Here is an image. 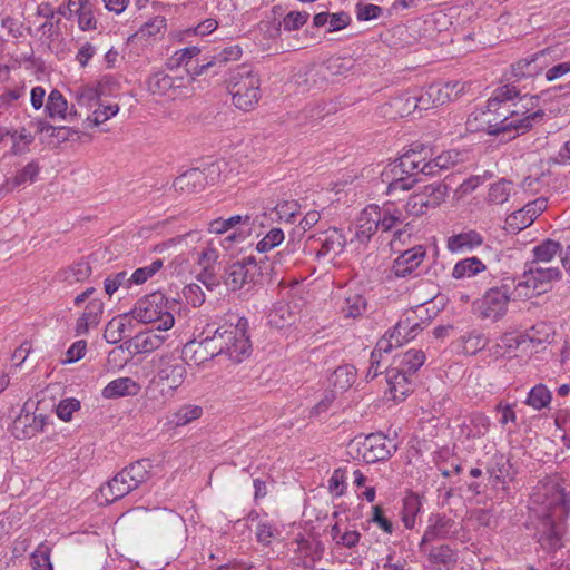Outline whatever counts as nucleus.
Masks as SVG:
<instances>
[{
	"instance_id": "f257e3e1",
	"label": "nucleus",
	"mask_w": 570,
	"mask_h": 570,
	"mask_svg": "<svg viewBox=\"0 0 570 570\" xmlns=\"http://www.w3.org/2000/svg\"><path fill=\"white\" fill-rule=\"evenodd\" d=\"M226 85L236 108L250 111L257 106L261 98V79L252 67L243 65L230 70Z\"/></svg>"
},
{
	"instance_id": "f03ea898",
	"label": "nucleus",
	"mask_w": 570,
	"mask_h": 570,
	"mask_svg": "<svg viewBox=\"0 0 570 570\" xmlns=\"http://www.w3.org/2000/svg\"><path fill=\"white\" fill-rule=\"evenodd\" d=\"M499 116H502L500 121H488V132L499 136L500 134L513 131L514 135L512 137L514 138L529 131L534 122L541 121L544 112L541 109L530 112L527 104H522L520 107H518V104H514V109L508 108L504 112L499 114Z\"/></svg>"
},
{
	"instance_id": "7ed1b4c3",
	"label": "nucleus",
	"mask_w": 570,
	"mask_h": 570,
	"mask_svg": "<svg viewBox=\"0 0 570 570\" xmlns=\"http://www.w3.org/2000/svg\"><path fill=\"white\" fill-rule=\"evenodd\" d=\"M145 366V377L151 376L149 382L158 385L161 396L173 397L175 390L184 381V367L171 364L167 357L153 355Z\"/></svg>"
},
{
	"instance_id": "20e7f679",
	"label": "nucleus",
	"mask_w": 570,
	"mask_h": 570,
	"mask_svg": "<svg viewBox=\"0 0 570 570\" xmlns=\"http://www.w3.org/2000/svg\"><path fill=\"white\" fill-rule=\"evenodd\" d=\"M559 267H542V265L525 263V269L521 278L515 283L514 291L518 297H530L531 292L537 295L551 289L552 283L561 278Z\"/></svg>"
},
{
	"instance_id": "39448f33",
	"label": "nucleus",
	"mask_w": 570,
	"mask_h": 570,
	"mask_svg": "<svg viewBox=\"0 0 570 570\" xmlns=\"http://www.w3.org/2000/svg\"><path fill=\"white\" fill-rule=\"evenodd\" d=\"M350 453L356 452V458L366 463H375L391 458L396 451V444L382 433H372L366 436L358 435L348 444Z\"/></svg>"
},
{
	"instance_id": "423d86ee",
	"label": "nucleus",
	"mask_w": 570,
	"mask_h": 570,
	"mask_svg": "<svg viewBox=\"0 0 570 570\" xmlns=\"http://www.w3.org/2000/svg\"><path fill=\"white\" fill-rule=\"evenodd\" d=\"M514 285L515 279L507 278L500 286L489 288L482 298L475 302L479 316L493 321L502 318L508 311V304L512 296L511 288H514Z\"/></svg>"
},
{
	"instance_id": "0eeeda50",
	"label": "nucleus",
	"mask_w": 570,
	"mask_h": 570,
	"mask_svg": "<svg viewBox=\"0 0 570 570\" xmlns=\"http://www.w3.org/2000/svg\"><path fill=\"white\" fill-rule=\"evenodd\" d=\"M177 303L169 302L160 291H154L145 296V325H156V328L169 331L175 323L173 312Z\"/></svg>"
},
{
	"instance_id": "6e6552de",
	"label": "nucleus",
	"mask_w": 570,
	"mask_h": 570,
	"mask_svg": "<svg viewBox=\"0 0 570 570\" xmlns=\"http://www.w3.org/2000/svg\"><path fill=\"white\" fill-rule=\"evenodd\" d=\"M258 266L254 256L244 257L228 265L223 276V283L230 292L242 291L250 287L257 282Z\"/></svg>"
},
{
	"instance_id": "1a4fd4ad",
	"label": "nucleus",
	"mask_w": 570,
	"mask_h": 570,
	"mask_svg": "<svg viewBox=\"0 0 570 570\" xmlns=\"http://www.w3.org/2000/svg\"><path fill=\"white\" fill-rule=\"evenodd\" d=\"M247 320L240 317L236 326L229 325L226 328L220 327L224 355L228 356L235 363L242 362L250 353L249 337L246 335Z\"/></svg>"
},
{
	"instance_id": "9d476101",
	"label": "nucleus",
	"mask_w": 570,
	"mask_h": 570,
	"mask_svg": "<svg viewBox=\"0 0 570 570\" xmlns=\"http://www.w3.org/2000/svg\"><path fill=\"white\" fill-rule=\"evenodd\" d=\"M450 186L445 183H434L423 187L420 193L410 196L405 204V209L409 215L421 216L425 214L429 208L440 206L448 196Z\"/></svg>"
},
{
	"instance_id": "9b49d317",
	"label": "nucleus",
	"mask_w": 570,
	"mask_h": 570,
	"mask_svg": "<svg viewBox=\"0 0 570 570\" xmlns=\"http://www.w3.org/2000/svg\"><path fill=\"white\" fill-rule=\"evenodd\" d=\"M219 175V166L212 164L206 168H190L176 177L173 187L176 191L194 194L202 191L207 184H214Z\"/></svg>"
},
{
	"instance_id": "f8f14e48",
	"label": "nucleus",
	"mask_w": 570,
	"mask_h": 570,
	"mask_svg": "<svg viewBox=\"0 0 570 570\" xmlns=\"http://www.w3.org/2000/svg\"><path fill=\"white\" fill-rule=\"evenodd\" d=\"M220 327L216 328L212 336H206L199 342L190 341L184 345L183 354L186 358H189L195 364H202L208 360L214 358L218 355H224Z\"/></svg>"
},
{
	"instance_id": "ddd939ff",
	"label": "nucleus",
	"mask_w": 570,
	"mask_h": 570,
	"mask_svg": "<svg viewBox=\"0 0 570 570\" xmlns=\"http://www.w3.org/2000/svg\"><path fill=\"white\" fill-rule=\"evenodd\" d=\"M560 56L557 50L548 47L529 58H524L512 65V72L517 79L535 77L547 69L551 63L557 61Z\"/></svg>"
},
{
	"instance_id": "4468645a",
	"label": "nucleus",
	"mask_w": 570,
	"mask_h": 570,
	"mask_svg": "<svg viewBox=\"0 0 570 570\" xmlns=\"http://www.w3.org/2000/svg\"><path fill=\"white\" fill-rule=\"evenodd\" d=\"M142 323V309L135 306L130 312L112 318L106 326L104 337L110 344H116L129 336L134 327Z\"/></svg>"
},
{
	"instance_id": "2eb2a0df",
	"label": "nucleus",
	"mask_w": 570,
	"mask_h": 570,
	"mask_svg": "<svg viewBox=\"0 0 570 570\" xmlns=\"http://www.w3.org/2000/svg\"><path fill=\"white\" fill-rule=\"evenodd\" d=\"M400 158L390 163L381 173V179L387 185L386 194L394 195L396 191L410 190L419 180L411 178Z\"/></svg>"
},
{
	"instance_id": "dca6fc26",
	"label": "nucleus",
	"mask_w": 570,
	"mask_h": 570,
	"mask_svg": "<svg viewBox=\"0 0 570 570\" xmlns=\"http://www.w3.org/2000/svg\"><path fill=\"white\" fill-rule=\"evenodd\" d=\"M548 200L539 197L525 204L521 209L515 210L507 218V224L512 233H519L533 224L535 218L546 210Z\"/></svg>"
},
{
	"instance_id": "f3484780",
	"label": "nucleus",
	"mask_w": 570,
	"mask_h": 570,
	"mask_svg": "<svg viewBox=\"0 0 570 570\" xmlns=\"http://www.w3.org/2000/svg\"><path fill=\"white\" fill-rule=\"evenodd\" d=\"M47 420L48 416L36 415L24 406L12 423V434L20 440L31 439L43 431Z\"/></svg>"
},
{
	"instance_id": "a211bd4d",
	"label": "nucleus",
	"mask_w": 570,
	"mask_h": 570,
	"mask_svg": "<svg viewBox=\"0 0 570 570\" xmlns=\"http://www.w3.org/2000/svg\"><path fill=\"white\" fill-rule=\"evenodd\" d=\"M428 522L429 525L420 542V549H422L426 542L446 539L455 532L454 520L444 514H431Z\"/></svg>"
},
{
	"instance_id": "6ab92c4d",
	"label": "nucleus",
	"mask_w": 570,
	"mask_h": 570,
	"mask_svg": "<svg viewBox=\"0 0 570 570\" xmlns=\"http://www.w3.org/2000/svg\"><path fill=\"white\" fill-rule=\"evenodd\" d=\"M425 254V249L422 246H415L403 252L394 261L392 273L395 277L411 276L423 262Z\"/></svg>"
},
{
	"instance_id": "aec40b11",
	"label": "nucleus",
	"mask_w": 570,
	"mask_h": 570,
	"mask_svg": "<svg viewBox=\"0 0 570 570\" xmlns=\"http://www.w3.org/2000/svg\"><path fill=\"white\" fill-rule=\"evenodd\" d=\"M265 216H266V214L263 213L262 215H257L255 217H253L252 215H248V214L234 215V216H230L229 218L219 217V218H216V219H213L212 222H209L208 232L210 234L220 235V234H225L229 229H233L237 225H240V224L247 225V226L259 224L261 226H263V224H264L263 218H265Z\"/></svg>"
},
{
	"instance_id": "412c9836",
	"label": "nucleus",
	"mask_w": 570,
	"mask_h": 570,
	"mask_svg": "<svg viewBox=\"0 0 570 570\" xmlns=\"http://www.w3.org/2000/svg\"><path fill=\"white\" fill-rule=\"evenodd\" d=\"M372 213H374V208L368 207L361 212L355 227L354 238L351 239V243L356 240L360 244L365 245L376 233L380 220L377 217H372Z\"/></svg>"
},
{
	"instance_id": "4be33fe9",
	"label": "nucleus",
	"mask_w": 570,
	"mask_h": 570,
	"mask_svg": "<svg viewBox=\"0 0 570 570\" xmlns=\"http://www.w3.org/2000/svg\"><path fill=\"white\" fill-rule=\"evenodd\" d=\"M412 374L397 367L386 370L385 379L393 394V399H404L411 392Z\"/></svg>"
},
{
	"instance_id": "5701e85b",
	"label": "nucleus",
	"mask_w": 570,
	"mask_h": 570,
	"mask_svg": "<svg viewBox=\"0 0 570 570\" xmlns=\"http://www.w3.org/2000/svg\"><path fill=\"white\" fill-rule=\"evenodd\" d=\"M135 488L129 483L128 479L119 472L106 484L99 489V494L106 503H112L116 500L124 498Z\"/></svg>"
},
{
	"instance_id": "b1692460",
	"label": "nucleus",
	"mask_w": 570,
	"mask_h": 570,
	"mask_svg": "<svg viewBox=\"0 0 570 570\" xmlns=\"http://www.w3.org/2000/svg\"><path fill=\"white\" fill-rule=\"evenodd\" d=\"M317 240L321 242V248L316 253L318 258L331 254L336 256L343 252L346 245V237L336 228L322 233Z\"/></svg>"
},
{
	"instance_id": "393cba45",
	"label": "nucleus",
	"mask_w": 570,
	"mask_h": 570,
	"mask_svg": "<svg viewBox=\"0 0 570 570\" xmlns=\"http://www.w3.org/2000/svg\"><path fill=\"white\" fill-rule=\"evenodd\" d=\"M483 237L476 230L462 232L448 238L446 247L452 253H464L481 246Z\"/></svg>"
},
{
	"instance_id": "a878e982",
	"label": "nucleus",
	"mask_w": 570,
	"mask_h": 570,
	"mask_svg": "<svg viewBox=\"0 0 570 570\" xmlns=\"http://www.w3.org/2000/svg\"><path fill=\"white\" fill-rule=\"evenodd\" d=\"M538 541L542 548L556 550L561 547V529L556 524L551 514H548L541 522Z\"/></svg>"
},
{
	"instance_id": "bb28decb",
	"label": "nucleus",
	"mask_w": 570,
	"mask_h": 570,
	"mask_svg": "<svg viewBox=\"0 0 570 570\" xmlns=\"http://www.w3.org/2000/svg\"><path fill=\"white\" fill-rule=\"evenodd\" d=\"M140 384L131 377H119L109 382L102 390L105 399H115L128 395H137Z\"/></svg>"
},
{
	"instance_id": "cd10ccee",
	"label": "nucleus",
	"mask_w": 570,
	"mask_h": 570,
	"mask_svg": "<svg viewBox=\"0 0 570 570\" xmlns=\"http://www.w3.org/2000/svg\"><path fill=\"white\" fill-rule=\"evenodd\" d=\"M428 560L438 570H451L458 562V553L450 546L441 544L430 549Z\"/></svg>"
},
{
	"instance_id": "c85d7f7f",
	"label": "nucleus",
	"mask_w": 570,
	"mask_h": 570,
	"mask_svg": "<svg viewBox=\"0 0 570 570\" xmlns=\"http://www.w3.org/2000/svg\"><path fill=\"white\" fill-rule=\"evenodd\" d=\"M351 22V17L344 11L330 13L320 12L314 16L313 24L317 28L326 27L327 32H334L344 29Z\"/></svg>"
},
{
	"instance_id": "c756f323",
	"label": "nucleus",
	"mask_w": 570,
	"mask_h": 570,
	"mask_svg": "<svg viewBox=\"0 0 570 570\" xmlns=\"http://www.w3.org/2000/svg\"><path fill=\"white\" fill-rule=\"evenodd\" d=\"M366 308L367 301L362 294L347 292L340 306V312L345 318H357L365 313Z\"/></svg>"
},
{
	"instance_id": "7c9ffc66",
	"label": "nucleus",
	"mask_w": 570,
	"mask_h": 570,
	"mask_svg": "<svg viewBox=\"0 0 570 570\" xmlns=\"http://www.w3.org/2000/svg\"><path fill=\"white\" fill-rule=\"evenodd\" d=\"M91 275V267L87 262H78L58 272L57 279L68 286L82 283Z\"/></svg>"
},
{
	"instance_id": "2f4dec72",
	"label": "nucleus",
	"mask_w": 570,
	"mask_h": 570,
	"mask_svg": "<svg viewBox=\"0 0 570 570\" xmlns=\"http://www.w3.org/2000/svg\"><path fill=\"white\" fill-rule=\"evenodd\" d=\"M533 259L530 264H550L557 256H561V244L553 239H546L533 247Z\"/></svg>"
},
{
	"instance_id": "473e14b6",
	"label": "nucleus",
	"mask_w": 570,
	"mask_h": 570,
	"mask_svg": "<svg viewBox=\"0 0 570 570\" xmlns=\"http://www.w3.org/2000/svg\"><path fill=\"white\" fill-rule=\"evenodd\" d=\"M548 493L551 494V498L548 499L547 508L552 510L553 514L558 513L560 518L566 517L570 509V499L567 492L558 484H553L547 489Z\"/></svg>"
},
{
	"instance_id": "72a5a7b5",
	"label": "nucleus",
	"mask_w": 570,
	"mask_h": 570,
	"mask_svg": "<svg viewBox=\"0 0 570 570\" xmlns=\"http://www.w3.org/2000/svg\"><path fill=\"white\" fill-rule=\"evenodd\" d=\"M487 266L475 256L459 261L452 271V277L455 279L471 278L485 271Z\"/></svg>"
},
{
	"instance_id": "f704fd0d",
	"label": "nucleus",
	"mask_w": 570,
	"mask_h": 570,
	"mask_svg": "<svg viewBox=\"0 0 570 570\" xmlns=\"http://www.w3.org/2000/svg\"><path fill=\"white\" fill-rule=\"evenodd\" d=\"M389 106L394 110V117H406L417 110L414 89L393 97Z\"/></svg>"
},
{
	"instance_id": "c9c22d12",
	"label": "nucleus",
	"mask_w": 570,
	"mask_h": 570,
	"mask_svg": "<svg viewBox=\"0 0 570 570\" xmlns=\"http://www.w3.org/2000/svg\"><path fill=\"white\" fill-rule=\"evenodd\" d=\"M37 14L45 18L46 21L41 24L40 30L48 39H53L59 35L60 19H55V11L49 3H41L38 6Z\"/></svg>"
},
{
	"instance_id": "e433bc0d",
	"label": "nucleus",
	"mask_w": 570,
	"mask_h": 570,
	"mask_svg": "<svg viewBox=\"0 0 570 570\" xmlns=\"http://www.w3.org/2000/svg\"><path fill=\"white\" fill-rule=\"evenodd\" d=\"M420 328L421 327L417 322L412 323L410 317H406L404 321H400L393 330H390L386 333L393 341H395L396 345H402L404 342L414 338L416 331Z\"/></svg>"
},
{
	"instance_id": "4c0bfd02",
	"label": "nucleus",
	"mask_w": 570,
	"mask_h": 570,
	"mask_svg": "<svg viewBox=\"0 0 570 570\" xmlns=\"http://www.w3.org/2000/svg\"><path fill=\"white\" fill-rule=\"evenodd\" d=\"M202 414L203 409L200 406L186 404L171 414V416L169 417V423L175 426H184L199 419Z\"/></svg>"
},
{
	"instance_id": "58836bf2",
	"label": "nucleus",
	"mask_w": 570,
	"mask_h": 570,
	"mask_svg": "<svg viewBox=\"0 0 570 570\" xmlns=\"http://www.w3.org/2000/svg\"><path fill=\"white\" fill-rule=\"evenodd\" d=\"M552 400L550 390L544 384L534 385L528 393L525 404L534 410H542L547 407Z\"/></svg>"
},
{
	"instance_id": "ea45409f",
	"label": "nucleus",
	"mask_w": 570,
	"mask_h": 570,
	"mask_svg": "<svg viewBox=\"0 0 570 570\" xmlns=\"http://www.w3.org/2000/svg\"><path fill=\"white\" fill-rule=\"evenodd\" d=\"M425 362V354L422 350H409L401 357L397 368L414 374Z\"/></svg>"
},
{
	"instance_id": "a19ab883",
	"label": "nucleus",
	"mask_w": 570,
	"mask_h": 570,
	"mask_svg": "<svg viewBox=\"0 0 570 570\" xmlns=\"http://www.w3.org/2000/svg\"><path fill=\"white\" fill-rule=\"evenodd\" d=\"M421 511V501L416 494H410L403 500L402 521L406 529H413L415 518Z\"/></svg>"
},
{
	"instance_id": "79ce46f5",
	"label": "nucleus",
	"mask_w": 570,
	"mask_h": 570,
	"mask_svg": "<svg viewBox=\"0 0 570 570\" xmlns=\"http://www.w3.org/2000/svg\"><path fill=\"white\" fill-rule=\"evenodd\" d=\"M67 109H68V102L63 98L62 94L53 89L48 97L47 104H46V110L50 118H62L66 119L67 116Z\"/></svg>"
},
{
	"instance_id": "37998d69",
	"label": "nucleus",
	"mask_w": 570,
	"mask_h": 570,
	"mask_svg": "<svg viewBox=\"0 0 570 570\" xmlns=\"http://www.w3.org/2000/svg\"><path fill=\"white\" fill-rule=\"evenodd\" d=\"M368 208H374L372 217L379 218V227H381L383 232H390L393 227H395L399 223L402 222V213L397 209L391 212L390 208L386 207L383 210H380L377 206L373 205L368 206Z\"/></svg>"
},
{
	"instance_id": "c03bdc74",
	"label": "nucleus",
	"mask_w": 570,
	"mask_h": 570,
	"mask_svg": "<svg viewBox=\"0 0 570 570\" xmlns=\"http://www.w3.org/2000/svg\"><path fill=\"white\" fill-rule=\"evenodd\" d=\"M355 380L356 368L350 364L338 366L333 373V385L341 391L351 387Z\"/></svg>"
},
{
	"instance_id": "a18cd8bd",
	"label": "nucleus",
	"mask_w": 570,
	"mask_h": 570,
	"mask_svg": "<svg viewBox=\"0 0 570 570\" xmlns=\"http://www.w3.org/2000/svg\"><path fill=\"white\" fill-rule=\"evenodd\" d=\"M242 56V49L239 46H228L220 50L218 53L210 57V62L215 70L213 75L218 73V70L229 61H237Z\"/></svg>"
},
{
	"instance_id": "49530a36",
	"label": "nucleus",
	"mask_w": 570,
	"mask_h": 570,
	"mask_svg": "<svg viewBox=\"0 0 570 570\" xmlns=\"http://www.w3.org/2000/svg\"><path fill=\"white\" fill-rule=\"evenodd\" d=\"M190 240L191 243H198L200 240V233L198 230H190L186 234L178 235L176 237H173L166 242H163L160 244L155 245L149 254H164L166 253L170 247L175 245H179L183 243H186Z\"/></svg>"
},
{
	"instance_id": "de8ad7c7",
	"label": "nucleus",
	"mask_w": 570,
	"mask_h": 570,
	"mask_svg": "<svg viewBox=\"0 0 570 570\" xmlns=\"http://www.w3.org/2000/svg\"><path fill=\"white\" fill-rule=\"evenodd\" d=\"M167 332L168 331L156 328V325H145V360L147 358V353L157 350L165 342V340L167 338Z\"/></svg>"
},
{
	"instance_id": "09e8293b",
	"label": "nucleus",
	"mask_w": 570,
	"mask_h": 570,
	"mask_svg": "<svg viewBox=\"0 0 570 570\" xmlns=\"http://www.w3.org/2000/svg\"><path fill=\"white\" fill-rule=\"evenodd\" d=\"M519 96V90L512 85L499 87L494 96L488 100L489 109H499L501 104H505Z\"/></svg>"
},
{
	"instance_id": "8fccbe9b",
	"label": "nucleus",
	"mask_w": 570,
	"mask_h": 570,
	"mask_svg": "<svg viewBox=\"0 0 570 570\" xmlns=\"http://www.w3.org/2000/svg\"><path fill=\"white\" fill-rule=\"evenodd\" d=\"M285 239L284 232L278 227L271 228L267 234L257 243L256 249L266 253L281 245Z\"/></svg>"
},
{
	"instance_id": "3c124183",
	"label": "nucleus",
	"mask_w": 570,
	"mask_h": 570,
	"mask_svg": "<svg viewBox=\"0 0 570 570\" xmlns=\"http://www.w3.org/2000/svg\"><path fill=\"white\" fill-rule=\"evenodd\" d=\"M511 183L505 179H501L491 185L487 199L492 204H503L509 199Z\"/></svg>"
},
{
	"instance_id": "603ef678",
	"label": "nucleus",
	"mask_w": 570,
	"mask_h": 570,
	"mask_svg": "<svg viewBox=\"0 0 570 570\" xmlns=\"http://www.w3.org/2000/svg\"><path fill=\"white\" fill-rule=\"evenodd\" d=\"M119 108L117 105L101 106L98 104L97 108L92 112V116H89L86 119L88 127H95L105 122L110 117L115 116Z\"/></svg>"
},
{
	"instance_id": "864d4df0",
	"label": "nucleus",
	"mask_w": 570,
	"mask_h": 570,
	"mask_svg": "<svg viewBox=\"0 0 570 570\" xmlns=\"http://www.w3.org/2000/svg\"><path fill=\"white\" fill-rule=\"evenodd\" d=\"M147 86L150 92L164 95L173 87V79L163 71H159L149 77Z\"/></svg>"
},
{
	"instance_id": "5fc2aeb1",
	"label": "nucleus",
	"mask_w": 570,
	"mask_h": 570,
	"mask_svg": "<svg viewBox=\"0 0 570 570\" xmlns=\"http://www.w3.org/2000/svg\"><path fill=\"white\" fill-rule=\"evenodd\" d=\"M100 90L98 87L86 86L76 92L78 105L87 108H94L99 104Z\"/></svg>"
},
{
	"instance_id": "6e6d98bb",
	"label": "nucleus",
	"mask_w": 570,
	"mask_h": 570,
	"mask_svg": "<svg viewBox=\"0 0 570 570\" xmlns=\"http://www.w3.org/2000/svg\"><path fill=\"white\" fill-rule=\"evenodd\" d=\"M218 261L219 253L214 246V243L209 242L198 254L197 264L200 268H217Z\"/></svg>"
},
{
	"instance_id": "4d7b16f0",
	"label": "nucleus",
	"mask_w": 570,
	"mask_h": 570,
	"mask_svg": "<svg viewBox=\"0 0 570 570\" xmlns=\"http://www.w3.org/2000/svg\"><path fill=\"white\" fill-rule=\"evenodd\" d=\"M470 424L471 428L469 429L468 436L481 438L489 431L490 420L483 413H473L470 416Z\"/></svg>"
},
{
	"instance_id": "13d9d810",
	"label": "nucleus",
	"mask_w": 570,
	"mask_h": 570,
	"mask_svg": "<svg viewBox=\"0 0 570 570\" xmlns=\"http://www.w3.org/2000/svg\"><path fill=\"white\" fill-rule=\"evenodd\" d=\"M278 534V529L269 521L261 520L257 523L255 535L256 540L263 546H269L272 540Z\"/></svg>"
},
{
	"instance_id": "bf43d9fd",
	"label": "nucleus",
	"mask_w": 570,
	"mask_h": 570,
	"mask_svg": "<svg viewBox=\"0 0 570 570\" xmlns=\"http://www.w3.org/2000/svg\"><path fill=\"white\" fill-rule=\"evenodd\" d=\"M31 566L33 570H52L50 562V549L45 544H40L31 554Z\"/></svg>"
},
{
	"instance_id": "052dcab7",
	"label": "nucleus",
	"mask_w": 570,
	"mask_h": 570,
	"mask_svg": "<svg viewBox=\"0 0 570 570\" xmlns=\"http://www.w3.org/2000/svg\"><path fill=\"white\" fill-rule=\"evenodd\" d=\"M145 396L147 397L145 407H148L151 411L160 409L169 400V396H161L158 385L150 382L146 389Z\"/></svg>"
},
{
	"instance_id": "680f3d73",
	"label": "nucleus",
	"mask_w": 570,
	"mask_h": 570,
	"mask_svg": "<svg viewBox=\"0 0 570 570\" xmlns=\"http://www.w3.org/2000/svg\"><path fill=\"white\" fill-rule=\"evenodd\" d=\"M196 279L210 292L218 288L222 284V277L217 274V268H200Z\"/></svg>"
},
{
	"instance_id": "e2e57ef3",
	"label": "nucleus",
	"mask_w": 570,
	"mask_h": 570,
	"mask_svg": "<svg viewBox=\"0 0 570 570\" xmlns=\"http://www.w3.org/2000/svg\"><path fill=\"white\" fill-rule=\"evenodd\" d=\"M299 208L301 206L296 200H283L274 207V210L279 219L289 223L299 213Z\"/></svg>"
},
{
	"instance_id": "0e129e2a",
	"label": "nucleus",
	"mask_w": 570,
	"mask_h": 570,
	"mask_svg": "<svg viewBox=\"0 0 570 570\" xmlns=\"http://www.w3.org/2000/svg\"><path fill=\"white\" fill-rule=\"evenodd\" d=\"M434 159L438 161V168H440L441 171H445L461 163L463 160V154L452 149L443 151L442 154L434 157Z\"/></svg>"
},
{
	"instance_id": "69168bd1",
	"label": "nucleus",
	"mask_w": 570,
	"mask_h": 570,
	"mask_svg": "<svg viewBox=\"0 0 570 570\" xmlns=\"http://www.w3.org/2000/svg\"><path fill=\"white\" fill-rule=\"evenodd\" d=\"M183 296L188 304L194 307H199L205 302V293L200 285L191 283L184 287Z\"/></svg>"
},
{
	"instance_id": "338daca9",
	"label": "nucleus",
	"mask_w": 570,
	"mask_h": 570,
	"mask_svg": "<svg viewBox=\"0 0 570 570\" xmlns=\"http://www.w3.org/2000/svg\"><path fill=\"white\" fill-rule=\"evenodd\" d=\"M491 475L500 481L505 482L507 480H512V465L510 464L509 460H505L503 456H500L495 465L491 468L490 470Z\"/></svg>"
},
{
	"instance_id": "774afa93",
	"label": "nucleus",
	"mask_w": 570,
	"mask_h": 570,
	"mask_svg": "<svg viewBox=\"0 0 570 570\" xmlns=\"http://www.w3.org/2000/svg\"><path fill=\"white\" fill-rule=\"evenodd\" d=\"M309 14L305 11H291L283 19L284 30L294 31L304 26Z\"/></svg>"
}]
</instances>
